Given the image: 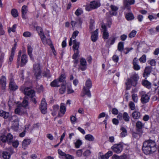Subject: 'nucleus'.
Listing matches in <instances>:
<instances>
[{"label": "nucleus", "instance_id": "1", "mask_svg": "<svg viewBox=\"0 0 159 159\" xmlns=\"http://www.w3.org/2000/svg\"><path fill=\"white\" fill-rule=\"evenodd\" d=\"M142 149L144 153L146 155L154 152L157 150L155 142L152 140L145 141L143 143Z\"/></svg>", "mask_w": 159, "mask_h": 159}, {"label": "nucleus", "instance_id": "2", "mask_svg": "<svg viewBox=\"0 0 159 159\" xmlns=\"http://www.w3.org/2000/svg\"><path fill=\"white\" fill-rule=\"evenodd\" d=\"M92 86V83L91 80L90 79H88L86 80L85 86L84 87L83 90L81 93V96H84L85 95H87L88 97L91 96V93L89 90Z\"/></svg>", "mask_w": 159, "mask_h": 159}, {"label": "nucleus", "instance_id": "3", "mask_svg": "<svg viewBox=\"0 0 159 159\" xmlns=\"http://www.w3.org/2000/svg\"><path fill=\"white\" fill-rule=\"evenodd\" d=\"M139 79V77L137 74H134L132 76L130 79L128 80L125 84L127 86L126 89L127 90L129 89L131 85L135 86L137 84V81Z\"/></svg>", "mask_w": 159, "mask_h": 159}, {"label": "nucleus", "instance_id": "4", "mask_svg": "<svg viewBox=\"0 0 159 159\" xmlns=\"http://www.w3.org/2000/svg\"><path fill=\"white\" fill-rule=\"evenodd\" d=\"M100 4L97 2L93 1L91 2L89 4L87 5L85 9L86 11H89L93 9H94L100 6Z\"/></svg>", "mask_w": 159, "mask_h": 159}, {"label": "nucleus", "instance_id": "5", "mask_svg": "<svg viewBox=\"0 0 159 159\" xmlns=\"http://www.w3.org/2000/svg\"><path fill=\"white\" fill-rule=\"evenodd\" d=\"M123 146L120 143L115 144L111 147V149L117 153H120L123 150Z\"/></svg>", "mask_w": 159, "mask_h": 159}, {"label": "nucleus", "instance_id": "6", "mask_svg": "<svg viewBox=\"0 0 159 159\" xmlns=\"http://www.w3.org/2000/svg\"><path fill=\"white\" fill-rule=\"evenodd\" d=\"M34 72L37 78H38L40 75L41 70L39 64H34L33 65Z\"/></svg>", "mask_w": 159, "mask_h": 159}, {"label": "nucleus", "instance_id": "7", "mask_svg": "<svg viewBox=\"0 0 159 159\" xmlns=\"http://www.w3.org/2000/svg\"><path fill=\"white\" fill-rule=\"evenodd\" d=\"M139 93L141 96V101L142 103H146L149 101L150 97L145 92L141 91Z\"/></svg>", "mask_w": 159, "mask_h": 159}, {"label": "nucleus", "instance_id": "8", "mask_svg": "<svg viewBox=\"0 0 159 159\" xmlns=\"http://www.w3.org/2000/svg\"><path fill=\"white\" fill-rule=\"evenodd\" d=\"M47 104L44 98L42 99L40 106V108L41 112L43 114H45L47 112Z\"/></svg>", "mask_w": 159, "mask_h": 159}, {"label": "nucleus", "instance_id": "9", "mask_svg": "<svg viewBox=\"0 0 159 159\" xmlns=\"http://www.w3.org/2000/svg\"><path fill=\"white\" fill-rule=\"evenodd\" d=\"M24 93L25 95L29 96L30 98L34 97L35 95L34 91L29 88H25Z\"/></svg>", "mask_w": 159, "mask_h": 159}, {"label": "nucleus", "instance_id": "10", "mask_svg": "<svg viewBox=\"0 0 159 159\" xmlns=\"http://www.w3.org/2000/svg\"><path fill=\"white\" fill-rule=\"evenodd\" d=\"M112 152L111 151H108L105 155H103L102 152H99L98 153L99 159H107L112 154Z\"/></svg>", "mask_w": 159, "mask_h": 159}, {"label": "nucleus", "instance_id": "11", "mask_svg": "<svg viewBox=\"0 0 159 159\" xmlns=\"http://www.w3.org/2000/svg\"><path fill=\"white\" fill-rule=\"evenodd\" d=\"M101 31L103 32V38L105 39H108L109 36V33L108 32L106 25L104 24H102L101 26Z\"/></svg>", "mask_w": 159, "mask_h": 159}, {"label": "nucleus", "instance_id": "12", "mask_svg": "<svg viewBox=\"0 0 159 159\" xmlns=\"http://www.w3.org/2000/svg\"><path fill=\"white\" fill-rule=\"evenodd\" d=\"M40 37L44 45H49L51 43V40L49 39L46 38L44 34H41V36Z\"/></svg>", "mask_w": 159, "mask_h": 159}, {"label": "nucleus", "instance_id": "13", "mask_svg": "<svg viewBox=\"0 0 159 159\" xmlns=\"http://www.w3.org/2000/svg\"><path fill=\"white\" fill-rule=\"evenodd\" d=\"M66 107L65 104L63 103H61L60 106V113L58 114L59 116L61 117L65 114L66 111Z\"/></svg>", "mask_w": 159, "mask_h": 159}, {"label": "nucleus", "instance_id": "14", "mask_svg": "<svg viewBox=\"0 0 159 159\" xmlns=\"http://www.w3.org/2000/svg\"><path fill=\"white\" fill-rule=\"evenodd\" d=\"M18 88V86L16 84L13 80H11L9 84V89L12 91H15Z\"/></svg>", "mask_w": 159, "mask_h": 159}, {"label": "nucleus", "instance_id": "15", "mask_svg": "<svg viewBox=\"0 0 159 159\" xmlns=\"http://www.w3.org/2000/svg\"><path fill=\"white\" fill-rule=\"evenodd\" d=\"M0 83L1 85L2 88V89L4 90L6 88L7 84L6 78L4 76H2L0 78Z\"/></svg>", "mask_w": 159, "mask_h": 159}, {"label": "nucleus", "instance_id": "16", "mask_svg": "<svg viewBox=\"0 0 159 159\" xmlns=\"http://www.w3.org/2000/svg\"><path fill=\"white\" fill-rule=\"evenodd\" d=\"M80 62L81 70H85L87 68V62L85 59L82 58L80 59Z\"/></svg>", "mask_w": 159, "mask_h": 159}, {"label": "nucleus", "instance_id": "17", "mask_svg": "<svg viewBox=\"0 0 159 159\" xmlns=\"http://www.w3.org/2000/svg\"><path fill=\"white\" fill-rule=\"evenodd\" d=\"M152 67L151 66L146 67L144 70L143 73V77L146 79L149 76L151 71Z\"/></svg>", "mask_w": 159, "mask_h": 159}, {"label": "nucleus", "instance_id": "18", "mask_svg": "<svg viewBox=\"0 0 159 159\" xmlns=\"http://www.w3.org/2000/svg\"><path fill=\"white\" fill-rule=\"evenodd\" d=\"M111 11H110L111 14L114 16H116L117 14V11L118 9V8L116 6L111 5L110 6Z\"/></svg>", "mask_w": 159, "mask_h": 159}, {"label": "nucleus", "instance_id": "19", "mask_svg": "<svg viewBox=\"0 0 159 159\" xmlns=\"http://www.w3.org/2000/svg\"><path fill=\"white\" fill-rule=\"evenodd\" d=\"M28 11V7L26 5H24L21 8L22 16L24 19L26 18V15Z\"/></svg>", "mask_w": 159, "mask_h": 159}, {"label": "nucleus", "instance_id": "20", "mask_svg": "<svg viewBox=\"0 0 159 159\" xmlns=\"http://www.w3.org/2000/svg\"><path fill=\"white\" fill-rule=\"evenodd\" d=\"M28 98L27 96H25L24 98V100L22 103V104L20 103L19 102H18L17 103L18 105L22 106L24 107H26L28 105Z\"/></svg>", "mask_w": 159, "mask_h": 159}, {"label": "nucleus", "instance_id": "21", "mask_svg": "<svg viewBox=\"0 0 159 159\" xmlns=\"http://www.w3.org/2000/svg\"><path fill=\"white\" fill-rule=\"evenodd\" d=\"M98 29H96L95 31L92 33L91 38L93 42H95L98 38Z\"/></svg>", "mask_w": 159, "mask_h": 159}, {"label": "nucleus", "instance_id": "22", "mask_svg": "<svg viewBox=\"0 0 159 159\" xmlns=\"http://www.w3.org/2000/svg\"><path fill=\"white\" fill-rule=\"evenodd\" d=\"M72 44H73V48L74 51L79 50L80 43L77 42L76 39H74L72 40Z\"/></svg>", "mask_w": 159, "mask_h": 159}, {"label": "nucleus", "instance_id": "23", "mask_svg": "<svg viewBox=\"0 0 159 159\" xmlns=\"http://www.w3.org/2000/svg\"><path fill=\"white\" fill-rule=\"evenodd\" d=\"M79 33V31L77 30H76L73 32L72 36V37L70 39L69 42V46H71L72 45L73 39H75Z\"/></svg>", "mask_w": 159, "mask_h": 159}, {"label": "nucleus", "instance_id": "24", "mask_svg": "<svg viewBox=\"0 0 159 159\" xmlns=\"http://www.w3.org/2000/svg\"><path fill=\"white\" fill-rule=\"evenodd\" d=\"M61 83L57 79L54 80L50 84L51 86L54 87H59Z\"/></svg>", "mask_w": 159, "mask_h": 159}, {"label": "nucleus", "instance_id": "25", "mask_svg": "<svg viewBox=\"0 0 159 159\" xmlns=\"http://www.w3.org/2000/svg\"><path fill=\"white\" fill-rule=\"evenodd\" d=\"M31 140L30 139H25L24 140L22 143V146L24 149L26 148L27 146L30 144Z\"/></svg>", "mask_w": 159, "mask_h": 159}, {"label": "nucleus", "instance_id": "26", "mask_svg": "<svg viewBox=\"0 0 159 159\" xmlns=\"http://www.w3.org/2000/svg\"><path fill=\"white\" fill-rule=\"evenodd\" d=\"M138 60L136 58H135L133 60V64L134 69L135 70H139L140 69V67L138 64Z\"/></svg>", "mask_w": 159, "mask_h": 159}, {"label": "nucleus", "instance_id": "27", "mask_svg": "<svg viewBox=\"0 0 159 159\" xmlns=\"http://www.w3.org/2000/svg\"><path fill=\"white\" fill-rule=\"evenodd\" d=\"M21 107V106L19 105H18L17 106V108L15 110V112L16 114H18L19 115H21L23 114V112Z\"/></svg>", "mask_w": 159, "mask_h": 159}, {"label": "nucleus", "instance_id": "28", "mask_svg": "<svg viewBox=\"0 0 159 159\" xmlns=\"http://www.w3.org/2000/svg\"><path fill=\"white\" fill-rule=\"evenodd\" d=\"M21 65L22 66H23L27 62L28 60L27 55L25 54L23 55L21 57Z\"/></svg>", "mask_w": 159, "mask_h": 159}, {"label": "nucleus", "instance_id": "29", "mask_svg": "<svg viewBox=\"0 0 159 159\" xmlns=\"http://www.w3.org/2000/svg\"><path fill=\"white\" fill-rule=\"evenodd\" d=\"M132 116L134 119H137L140 117L141 114L139 111H135L132 113Z\"/></svg>", "mask_w": 159, "mask_h": 159}, {"label": "nucleus", "instance_id": "30", "mask_svg": "<svg viewBox=\"0 0 159 159\" xmlns=\"http://www.w3.org/2000/svg\"><path fill=\"white\" fill-rule=\"evenodd\" d=\"M67 88V92L68 93H71L74 92V91L72 89L71 84L69 83H66Z\"/></svg>", "mask_w": 159, "mask_h": 159}, {"label": "nucleus", "instance_id": "31", "mask_svg": "<svg viewBox=\"0 0 159 159\" xmlns=\"http://www.w3.org/2000/svg\"><path fill=\"white\" fill-rule=\"evenodd\" d=\"M66 83H62V85L61 88L59 90V92L61 94H63L64 93L66 90Z\"/></svg>", "mask_w": 159, "mask_h": 159}, {"label": "nucleus", "instance_id": "32", "mask_svg": "<svg viewBox=\"0 0 159 159\" xmlns=\"http://www.w3.org/2000/svg\"><path fill=\"white\" fill-rule=\"evenodd\" d=\"M142 84L144 86L148 89H150L151 87V83L147 80H143Z\"/></svg>", "mask_w": 159, "mask_h": 159}, {"label": "nucleus", "instance_id": "33", "mask_svg": "<svg viewBox=\"0 0 159 159\" xmlns=\"http://www.w3.org/2000/svg\"><path fill=\"white\" fill-rule=\"evenodd\" d=\"M85 139L89 141H93L94 140V137L91 134H88L85 135Z\"/></svg>", "mask_w": 159, "mask_h": 159}, {"label": "nucleus", "instance_id": "34", "mask_svg": "<svg viewBox=\"0 0 159 159\" xmlns=\"http://www.w3.org/2000/svg\"><path fill=\"white\" fill-rule=\"evenodd\" d=\"M9 116V113L5 112L3 110L0 111V116L4 118H7Z\"/></svg>", "mask_w": 159, "mask_h": 159}, {"label": "nucleus", "instance_id": "35", "mask_svg": "<svg viewBox=\"0 0 159 159\" xmlns=\"http://www.w3.org/2000/svg\"><path fill=\"white\" fill-rule=\"evenodd\" d=\"M135 2L134 0H125L124 1V4L125 7H128L129 5H132L134 4Z\"/></svg>", "mask_w": 159, "mask_h": 159}, {"label": "nucleus", "instance_id": "36", "mask_svg": "<svg viewBox=\"0 0 159 159\" xmlns=\"http://www.w3.org/2000/svg\"><path fill=\"white\" fill-rule=\"evenodd\" d=\"M75 52V53L73 56L72 58L73 59L75 60L74 61V62L75 64H77L78 62V61L76 60V59L77 57H78L79 54V50H76Z\"/></svg>", "mask_w": 159, "mask_h": 159}, {"label": "nucleus", "instance_id": "37", "mask_svg": "<svg viewBox=\"0 0 159 159\" xmlns=\"http://www.w3.org/2000/svg\"><path fill=\"white\" fill-rule=\"evenodd\" d=\"M2 155V157L4 159H9L11 157V154L7 152H3Z\"/></svg>", "mask_w": 159, "mask_h": 159}, {"label": "nucleus", "instance_id": "38", "mask_svg": "<svg viewBox=\"0 0 159 159\" xmlns=\"http://www.w3.org/2000/svg\"><path fill=\"white\" fill-rule=\"evenodd\" d=\"M75 147L76 148H79L80 146L82 144V141L79 139L76 140V142L74 143Z\"/></svg>", "mask_w": 159, "mask_h": 159}, {"label": "nucleus", "instance_id": "39", "mask_svg": "<svg viewBox=\"0 0 159 159\" xmlns=\"http://www.w3.org/2000/svg\"><path fill=\"white\" fill-rule=\"evenodd\" d=\"M124 43L122 42H120L118 45L117 49L118 51L121 52L124 49Z\"/></svg>", "mask_w": 159, "mask_h": 159}, {"label": "nucleus", "instance_id": "40", "mask_svg": "<svg viewBox=\"0 0 159 159\" xmlns=\"http://www.w3.org/2000/svg\"><path fill=\"white\" fill-rule=\"evenodd\" d=\"M28 54L31 59L32 60H34V58L32 56V48L30 46H29L28 47Z\"/></svg>", "mask_w": 159, "mask_h": 159}, {"label": "nucleus", "instance_id": "41", "mask_svg": "<svg viewBox=\"0 0 159 159\" xmlns=\"http://www.w3.org/2000/svg\"><path fill=\"white\" fill-rule=\"evenodd\" d=\"M122 132L121 133V136L122 137H125L127 135V132L126 129L123 127L121 128Z\"/></svg>", "mask_w": 159, "mask_h": 159}, {"label": "nucleus", "instance_id": "42", "mask_svg": "<svg viewBox=\"0 0 159 159\" xmlns=\"http://www.w3.org/2000/svg\"><path fill=\"white\" fill-rule=\"evenodd\" d=\"M126 18L128 20H131L134 18V16L132 13H129L126 15Z\"/></svg>", "mask_w": 159, "mask_h": 159}, {"label": "nucleus", "instance_id": "43", "mask_svg": "<svg viewBox=\"0 0 159 159\" xmlns=\"http://www.w3.org/2000/svg\"><path fill=\"white\" fill-rule=\"evenodd\" d=\"M143 124L140 121H137L136 124V127L138 129H142L143 126Z\"/></svg>", "mask_w": 159, "mask_h": 159}, {"label": "nucleus", "instance_id": "44", "mask_svg": "<svg viewBox=\"0 0 159 159\" xmlns=\"http://www.w3.org/2000/svg\"><path fill=\"white\" fill-rule=\"evenodd\" d=\"M123 118L125 121H129V116L128 114L126 112H124L123 114Z\"/></svg>", "mask_w": 159, "mask_h": 159}, {"label": "nucleus", "instance_id": "45", "mask_svg": "<svg viewBox=\"0 0 159 159\" xmlns=\"http://www.w3.org/2000/svg\"><path fill=\"white\" fill-rule=\"evenodd\" d=\"M66 75L65 74H62L57 79L60 83L62 82V83H64V80L66 78ZM65 83H66L65 82Z\"/></svg>", "mask_w": 159, "mask_h": 159}, {"label": "nucleus", "instance_id": "46", "mask_svg": "<svg viewBox=\"0 0 159 159\" xmlns=\"http://www.w3.org/2000/svg\"><path fill=\"white\" fill-rule=\"evenodd\" d=\"M7 141L10 143L11 142L13 139V136L10 133H9L6 136Z\"/></svg>", "mask_w": 159, "mask_h": 159}, {"label": "nucleus", "instance_id": "47", "mask_svg": "<svg viewBox=\"0 0 159 159\" xmlns=\"http://www.w3.org/2000/svg\"><path fill=\"white\" fill-rule=\"evenodd\" d=\"M132 97L133 100L134 102L137 103L138 101V98L137 94L133 93L132 94Z\"/></svg>", "mask_w": 159, "mask_h": 159}, {"label": "nucleus", "instance_id": "48", "mask_svg": "<svg viewBox=\"0 0 159 159\" xmlns=\"http://www.w3.org/2000/svg\"><path fill=\"white\" fill-rule=\"evenodd\" d=\"M11 14L12 16L15 17H17L18 16V11L15 9H13L11 10Z\"/></svg>", "mask_w": 159, "mask_h": 159}, {"label": "nucleus", "instance_id": "49", "mask_svg": "<svg viewBox=\"0 0 159 159\" xmlns=\"http://www.w3.org/2000/svg\"><path fill=\"white\" fill-rule=\"evenodd\" d=\"M36 30L40 36H41V34H44L41 27H37L36 28Z\"/></svg>", "mask_w": 159, "mask_h": 159}, {"label": "nucleus", "instance_id": "50", "mask_svg": "<svg viewBox=\"0 0 159 159\" xmlns=\"http://www.w3.org/2000/svg\"><path fill=\"white\" fill-rule=\"evenodd\" d=\"M137 33V32L135 30H133L129 34V37L130 38L134 37Z\"/></svg>", "mask_w": 159, "mask_h": 159}, {"label": "nucleus", "instance_id": "51", "mask_svg": "<svg viewBox=\"0 0 159 159\" xmlns=\"http://www.w3.org/2000/svg\"><path fill=\"white\" fill-rule=\"evenodd\" d=\"M129 108L132 110H134L135 109L134 103L132 102H130L129 103Z\"/></svg>", "mask_w": 159, "mask_h": 159}, {"label": "nucleus", "instance_id": "52", "mask_svg": "<svg viewBox=\"0 0 159 159\" xmlns=\"http://www.w3.org/2000/svg\"><path fill=\"white\" fill-rule=\"evenodd\" d=\"M5 53L2 51L0 50V61L2 62L3 61Z\"/></svg>", "mask_w": 159, "mask_h": 159}, {"label": "nucleus", "instance_id": "53", "mask_svg": "<svg viewBox=\"0 0 159 159\" xmlns=\"http://www.w3.org/2000/svg\"><path fill=\"white\" fill-rule=\"evenodd\" d=\"M70 119L72 123L73 124H75L77 121V119L76 117L73 116H72L70 117Z\"/></svg>", "mask_w": 159, "mask_h": 159}, {"label": "nucleus", "instance_id": "54", "mask_svg": "<svg viewBox=\"0 0 159 159\" xmlns=\"http://www.w3.org/2000/svg\"><path fill=\"white\" fill-rule=\"evenodd\" d=\"M141 63H144L146 62V56L145 55H143L139 59Z\"/></svg>", "mask_w": 159, "mask_h": 159}, {"label": "nucleus", "instance_id": "55", "mask_svg": "<svg viewBox=\"0 0 159 159\" xmlns=\"http://www.w3.org/2000/svg\"><path fill=\"white\" fill-rule=\"evenodd\" d=\"M133 48H125L124 50V52L125 54H128L129 52L131 50H133Z\"/></svg>", "mask_w": 159, "mask_h": 159}, {"label": "nucleus", "instance_id": "56", "mask_svg": "<svg viewBox=\"0 0 159 159\" xmlns=\"http://www.w3.org/2000/svg\"><path fill=\"white\" fill-rule=\"evenodd\" d=\"M0 140L3 142H6L7 141V138L4 134H2L0 136Z\"/></svg>", "mask_w": 159, "mask_h": 159}, {"label": "nucleus", "instance_id": "57", "mask_svg": "<svg viewBox=\"0 0 159 159\" xmlns=\"http://www.w3.org/2000/svg\"><path fill=\"white\" fill-rule=\"evenodd\" d=\"M82 13L83 11L81 8H78L75 12V14L77 16L80 15Z\"/></svg>", "mask_w": 159, "mask_h": 159}, {"label": "nucleus", "instance_id": "58", "mask_svg": "<svg viewBox=\"0 0 159 159\" xmlns=\"http://www.w3.org/2000/svg\"><path fill=\"white\" fill-rule=\"evenodd\" d=\"M91 152L90 150L87 149L83 153V155L85 156H89L91 154Z\"/></svg>", "mask_w": 159, "mask_h": 159}, {"label": "nucleus", "instance_id": "59", "mask_svg": "<svg viewBox=\"0 0 159 159\" xmlns=\"http://www.w3.org/2000/svg\"><path fill=\"white\" fill-rule=\"evenodd\" d=\"M16 27V25L15 24L11 28H10L8 30V31L9 32L12 31V32H14L15 31V29Z\"/></svg>", "mask_w": 159, "mask_h": 159}, {"label": "nucleus", "instance_id": "60", "mask_svg": "<svg viewBox=\"0 0 159 159\" xmlns=\"http://www.w3.org/2000/svg\"><path fill=\"white\" fill-rule=\"evenodd\" d=\"M13 146L15 148H17L18 146L19 143L17 140H15L12 142Z\"/></svg>", "mask_w": 159, "mask_h": 159}, {"label": "nucleus", "instance_id": "61", "mask_svg": "<svg viewBox=\"0 0 159 159\" xmlns=\"http://www.w3.org/2000/svg\"><path fill=\"white\" fill-rule=\"evenodd\" d=\"M83 151L82 150L79 149L76 152V155L79 157H81Z\"/></svg>", "mask_w": 159, "mask_h": 159}, {"label": "nucleus", "instance_id": "62", "mask_svg": "<svg viewBox=\"0 0 159 159\" xmlns=\"http://www.w3.org/2000/svg\"><path fill=\"white\" fill-rule=\"evenodd\" d=\"M31 35V34L30 32L28 31H26L24 32L23 34V35L26 37H29Z\"/></svg>", "mask_w": 159, "mask_h": 159}, {"label": "nucleus", "instance_id": "63", "mask_svg": "<svg viewBox=\"0 0 159 159\" xmlns=\"http://www.w3.org/2000/svg\"><path fill=\"white\" fill-rule=\"evenodd\" d=\"M137 19L139 21L141 22L143 21V16L141 15H139L137 16Z\"/></svg>", "mask_w": 159, "mask_h": 159}, {"label": "nucleus", "instance_id": "64", "mask_svg": "<svg viewBox=\"0 0 159 159\" xmlns=\"http://www.w3.org/2000/svg\"><path fill=\"white\" fill-rule=\"evenodd\" d=\"M58 152L59 154L62 156H66V154L64 152H63L61 150L58 149Z\"/></svg>", "mask_w": 159, "mask_h": 159}]
</instances>
